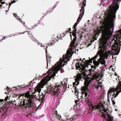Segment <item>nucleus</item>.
Listing matches in <instances>:
<instances>
[{
	"instance_id": "1",
	"label": "nucleus",
	"mask_w": 121,
	"mask_h": 121,
	"mask_svg": "<svg viewBox=\"0 0 121 121\" xmlns=\"http://www.w3.org/2000/svg\"><path fill=\"white\" fill-rule=\"evenodd\" d=\"M114 23H100V26L97 29V34H99L101 32L102 36L99 43V49L97 54L100 57L99 61L95 60L93 61L94 65L91 66L92 69H96L99 64H104L102 69L103 71L106 69V65L105 64V62L104 58H107L110 55H118L121 47V29L116 33L113 39L109 44L114 29Z\"/></svg>"
},
{
	"instance_id": "2",
	"label": "nucleus",
	"mask_w": 121,
	"mask_h": 121,
	"mask_svg": "<svg viewBox=\"0 0 121 121\" xmlns=\"http://www.w3.org/2000/svg\"><path fill=\"white\" fill-rule=\"evenodd\" d=\"M57 62L54 66L47 72V73L43 74V75L48 74L46 77L42 80L40 82L35 88L34 90L30 92H27L26 93L25 97L26 99H21L20 100V107L22 108H30L32 106L34 102L33 100L34 97H35L37 99L41 101V103L37 107V109H40L42 107V104L44 100L45 97V95H40V93L41 88L43 87L45 85L51 78L55 76L57 72L62 68L63 66L60 65V63L58 64Z\"/></svg>"
},
{
	"instance_id": "3",
	"label": "nucleus",
	"mask_w": 121,
	"mask_h": 121,
	"mask_svg": "<svg viewBox=\"0 0 121 121\" xmlns=\"http://www.w3.org/2000/svg\"><path fill=\"white\" fill-rule=\"evenodd\" d=\"M98 53V52L97 53V54L92 58L91 59L87 60L86 61L85 58H83L82 61V62H83L82 63H81V62H79L76 63L75 65L76 67L78 68V69L80 70V73H78L75 79V82H73V85L75 87H76L75 86V85L77 86L79 84V81L80 80H83L84 78H88L86 75L85 69L86 67H87L89 63L92 62L93 60H95L96 58L98 55H99L97 54Z\"/></svg>"
},
{
	"instance_id": "4",
	"label": "nucleus",
	"mask_w": 121,
	"mask_h": 121,
	"mask_svg": "<svg viewBox=\"0 0 121 121\" xmlns=\"http://www.w3.org/2000/svg\"><path fill=\"white\" fill-rule=\"evenodd\" d=\"M73 29L72 34L74 38L73 41L71 43L67 51L66 54L65 55H64L62 57V58H60L59 61L57 62H59L58 63H60V65L63 67L65 64V63H67V60L69 61L71 58V57L72 56V53H73L74 50L76 49V47H78L77 46L78 44V42L76 44V28Z\"/></svg>"
},
{
	"instance_id": "5",
	"label": "nucleus",
	"mask_w": 121,
	"mask_h": 121,
	"mask_svg": "<svg viewBox=\"0 0 121 121\" xmlns=\"http://www.w3.org/2000/svg\"><path fill=\"white\" fill-rule=\"evenodd\" d=\"M104 96H101L99 99V102L98 104L93 108V110L95 109L100 111L102 114V116L107 121H113V117L110 113L108 109H105L104 107L103 104L104 99Z\"/></svg>"
},
{
	"instance_id": "6",
	"label": "nucleus",
	"mask_w": 121,
	"mask_h": 121,
	"mask_svg": "<svg viewBox=\"0 0 121 121\" xmlns=\"http://www.w3.org/2000/svg\"><path fill=\"white\" fill-rule=\"evenodd\" d=\"M121 92V82L119 81V83L116 88H110L108 91V101L109 102L110 98L112 95V97L116 98Z\"/></svg>"
},
{
	"instance_id": "7",
	"label": "nucleus",
	"mask_w": 121,
	"mask_h": 121,
	"mask_svg": "<svg viewBox=\"0 0 121 121\" xmlns=\"http://www.w3.org/2000/svg\"><path fill=\"white\" fill-rule=\"evenodd\" d=\"M84 79L85 81L84 84L85 87L83 89V92H82L81 97L83 99H84L85 100L87 103L88 102H89L90 98L88 97H86L87 96L88 94L89 93V91L87 88L88 85L91 82V81L90 80H89V79L88 78H84L83 80ZM83 100H84V99H83Z\"/></svg>"
},
{
	"instance_id": "8",
	"label": "nucleus",
	"mask_w": 121,
	"mask_h": 121,
	"mask_svg": "<svg viewBox=\"0 0 121 121\" xmlns=\"http://www.w3.org/2000/svg\"><path fill=\"white\" fill-rule=\"evenodd\" d=\"M47 86V88L45 90L46 92L47 93H51L52 95L57 96L61 91L60 88L57 87H52L50 84H48Z\"/></svg>"
},
{
	"instance_id": "9",
	"label": "nucleus",
	"mask_w": 121,
	"mask_h": 121,
	"mask_svg": "<svg viewBox=\"0 0 121 121\" xmlns=\"http://www.w3.org/2000/svg\"><path fill=\"white\" fill-rule=\"evenodd\" d=\"M81 9L80 10V13L79 16V17L78 18L77 22L74 25L73 27V28H75L77 26L78 24V23L79 22L80 20L82 18V17L83 15L84 14V11L83 10L84 8L83 7H82V6H81Z\"/></svg>"
},
{
	"instance_id": "10",
	"label": "nucleus",
	"mask_w": 121,
	"mask_h": 121,
	"mask_svg": "<svg viewBox=\"0 0 121 121\" xmlns=\"http://www.w3.org/2000/svg\"><path fill=\"white\" fill-rule=\"evenodd\" d=\"M102 84L101 82H98L97 83H95L94 85V88L98 91L99 87L100 88L102 87Z\"/></svg>"
},
{
	"instance_id": "11",
	"label": "nucleus",
	"mask_w": 121,
	"mask_h": 121,
	"mask_svg": "<svg viewBox=\"0 0 121 121\" xmlns=\"http://www.w3.org/2000/svg\"><path fill=\"white\" fill-rule=\"evenodd\" d=\"M47 50L46 49V56L47 59V66H48V62H49L50 61H51V57L50 56L49 54L48 53V52H47Z\"/></svg>"
},
{
	"instance_id": "12",
	"label": "nucleus",
	"mask_w": 121,
	"mask_h": 121,
	"mask_svg": "<svg viewBox=\"0 0 121 121\" xmlns=\"http://www.w3.org/2000/svg\"><path fill=\"white\" fill-rule=\"evenodd\" d=\"M67 79H64L63 80L62 82H61V86L62 85H64V86H65L66 85H67ZM58 86L57 87H58L59 88L60 87V86H61V85H58Z\"/></svg>"
},
{
	"instance_id": "13",
	"label": "nucleus",
	"mask_w": 121,
	"mask_h": 121,
	"mask_svg": "<svg viewBox=\"0 0 121 121\" xmlns=\"http://www.w3.org/2000/svg\"><path fill=\"white\" fill-rule=\"evenodd\" d=\"M4 0H0V3L2 4H0V8L2 7L3 8H5L7 7V4H5V2L2 1Z\"/></svg>"
},
{
	"instance_id": "14",
	"label": "nucleus",
	"mask_w": 121,
	"mask_h": 121,
	"mask_svg": "<svg viewBox=\"0 0 121 121\" xmlns=\"http://www.w3.org/2000/svg\"><path fill=\"white\" fill-rule=\"evenodd\" d=\"M53 117H55L57 118V121H61L62 120V118L60 115H54V116H52Z\"/></svg>"
},
{
	"instance_id": "15",
	"label": "nucleus",
	"mask_w": 121,
	"mask_h": 121,
	"mask_svg": "<svg viewBox=\"0 0 121 121\" xmlns=\"http://www.w3.org/2000/svg\"><path fill=\"white\" fill-rule=\"evenodd\" d=\"M72 118H67L66 120L67 121L70 120V121H71L72 120H74L76 119L77 118V116L75 115V116H73L72 117Z\"/></svg>"
},
{
	"instance_id": "16",
	"label": "nucleus",
	"mask_w": 121,
	"mask_h": 121,
	"mask_svg": "<svg viewBox=\"0 0 121 121\" xmlns=\"http://www.w3.org/2000/svg\"><path fill=\"white\" fill-rule=\"evenodd\" d=\"M91 76H92V78L93 79H94L95 78L98 79V76L97 74H94L93 75H91Z\"/></svg>"
},
{
	"instance_id": "17",
	"label": "nucleus",
	"mask_w": 121,
	"mask_h": 121,
	"mask_svg": "<svg viewBox=\"0 0 121 121\" xmlns=\"http://www.w3.org/2000/svg\"><path fill=\"white\" fill-rule=\"evenodd\" d=\"M7 96L5 97L4 100L3 99H0V102H5L4 103H5V102H7V100H8V96L7 95Z\"/></svg>"
},
{
	"instance_id": "18",
	"label": "nucleus",
	"mask_w": 121,
	"mask_h": 121,
	"mask_svg": "<svg viewBox=\"0 0 121 121\" xmlns=\"http://www.w3.org/2000/svg\"><path fill=\"white\" fill-rule=\"evenodd\" d=\"M8 95H9V97H10L11 96H10V95H11V94H10V93H11L12 94L13 93L12 91H10V90H11L10 89V88H9V87H8Z\"/></svg>"
},
{
	"instance_id": "19",
	"label": "nucleus",
	"mask_w": 121,
	"mask_h": 121,
	"mask_svg": "<svg viewBox=\"0 0 121 121\" xmlns=\"http://www.w3.org/2000/svg\"><path fill=\"white\" fill-rule=\"evenodd\" d=\"M37 43L38 44V45L39 46H40L41 47H43L44 48V49H46V48L45 46L44 45H42V44L41 43H39L38 42H37Z\"/></svg>"
},
{
	"instance_id": "20",
	"label": "nucleus",
	"mask_w": 121,
	"mask_h": 121,
	"mask_svg": "<svg viewBox=\"0 0 121 121\" xmlns=\"http://www.w3.org/2000/svg\"><path fill=\"white\" fill-rule=\"evenodd\" d=\"M15 95L16 97H18V99H19L21 97L24 96L22 95H19L18 94H16Z\"/></svg>"
},
{
	"instance_id": "21",
	"label": "nucleus",
	"mask_w": 121,
	"mask_h": 121,
	"mask_svg": "<svg viewBox=\"0 0 121 121\" xmlns=\"http://www.w3.org/2000/svg\"><path fill=\"white\" fill-rule=\"evenodd\" d=\"M13 14L14 16L15 17L17 20H18L19 19V20H20L19 17L18 16H17V15H16V14H15L14 13Z\"/></svg>"
},
{
	"instance_id": "22",
	"label": "nucleus",
	"mask_w": 121,
	"mask_h": 121,
	"mask_svg": "<svg viewBox=\"0 0 121 121\" xmlns=\"http://www.w3.org/2000/svg\"><path fill=\"white\" fill-rule=\"evenodd\" d=\"M24 32H23V33H22H22H20V32H19V33H15V35H13L14 36H16V35H19L20 34H24Z\"/></svg>"
},
{
	"instance_id": "23",
	"label": "nucleus",
	"mask_w": 121,
	"mask_h": 121,
	"mask_svg": "<svg viewBox=\"0 0 121 121\" xmlns=\"http://www.w3.org/2000/svg\"><path fill=\"white\" fill-rule=\"evenodd\" d=\"M12 2L11 3H9V7H10V6L11 5V4H12V3L15 2V1H14V0H11Z\"/></svg>"
},
{
	"instance_id": "24",
	"label": "nucleus",
	"mask_w": 121,
	"mask_h": 121,
	"mask_svg": "<svg viewBox=\"0 0 121 121\" xmlns=\"http://www.w3.org/2000/svg\"><path fill=\"white\" fill-rule=\"evenodd\" d=\"M32 36V37L31 38L32 39V40H33V41H35L36 42H37V41H36V40L35 39L33 38Z\"/></svg>"
},
{
	"instance_id": "25",
	"label": "nucleus",
	"mask_w": 121,
	"mask_h": 121,
	"mask_svg": "<svg viewBox=\"0 0 121 121\" xmlns=\"http://www.w3.org/2000/svg\"><path fill=\"white\" fill-rule=\"evenodd\" d=\"M113 97H112L111 98V99L112 100V101L113 103V104H115V102L114 101V100H113Z\"/></svg>"
},
{
	"instance_id": "26",
	"label": "nucleus",
	"mask_w": 121,
	"mask_h": 121,
	"mask_svg": "<svg viewBox=\"0 0 121 121\" xmlns=\"http://www.w3.org/2000/svg\"><path fill=\"white\" fill-rule=\"evenodd\" d=\"M71 29L70 28L69 30H68L67 31H66V32L65 33L66 34H67L68 33H69L70 31H71Z\"/></svg>"
},
{
	"instance_id": "27",
	"label": "nucleus",
	"mask_w": 121,
	"mask_h": 121,
	"mask_svg": "<svg viewBox=\"0 0 121 121\" xmlns=\"http://www.w3.org/2000/svg\"><path fill=\"white\" fill-rule=\"evenodd\" d=\"M77 60H78V61H79L80 60V61H78V62H81V63H82V60H81V58H80L79 59V60L78 59H77Z\"/></svg>"
},
{
	"instance_id": "28",
	"label": "nucleus",
	"mask_w": 121,
	"mask_h": 121,
	"mask_svg": "<svg viewBox=\"0 0 121 121\" xmlns=\"http://www.w3.org/2000/svg\"><path fill=\"white\" fill-rule=\"evenodd\" d=\"M65 116L66 117H68V115H67V114H66L65 115Z\"/></svg>"
},
{
	"instance_id": "29",
	"label": "nucleus",
	"mask_w": 121,
	"mask_h": 121,
	"mask_svg": "<svg viewBox=\"0 0 121 121\" xmlns=\"http://www.w3.org/2000/svg\"><path fill=\"white\" fill-rule=\"evenodd\" d=\"M7 39V37H4L2 39V40H3V39Z\"/></svg>"
},
{
	"instance_id": "30",
	"label": "nucleus",
	"mask_w": 121,
	"mask_h": 121,
	"mask_svg": "<svg viewBox=\"0 0 121 121\" xmlns=\"http://www.w3.org/2000/svg\"><path fill=\"white\" fill-rule=\"evenodd\" d=\"M22 86H19L18 87L19 88H22Z\"/></svg>"
},
{
	"instance_id": "31",
	"label": "nucleus",
	"mask_w": 121,
	"mask_h": 121,
	"mask_svg": "<svg viewBox=\"0 0 121 121\" xmlns=\"http://www.w3.org/2000/svg\"><path fill=\"white\" fill-rule=\"evenodd\" d=\"M22 23L23 25L24 24H25V22H22Z\"/></svg>"
},
{
	"instance_id": "32",
	"label": "nucleus",
	"mask_w": 121,
	"mask_h": 121,
	"mask_svg": "<svg viewBox=\"0 0 121 121\" xmlns=\"http://www.w3.org/2000/svg\"><path fill=\"white\" fill-rule=\"evenodd\" d=\"M93 39L94 40H96V39L95 38V37H94Z\"/></svg>"
},
{
	"instance_id": "33",
	"label": "nucleus",
	"mask_w": 121,
	"mask_h": 121,
	"mask_svg": "<svg viewBox=\"0 0 121 121\" xmlns=\"http://www.w3.org/2000/svg\"><path fill=\"white\" fill-rule=\"evenodd\" d=\"M7 110V109H6V111L5 112V113L6 114V111Z\"/></svg>"
},
{
	"instance_id": "34",
	"label": "nucleus",
	"mask_w": 121,
	"mask_h": 121,
	"mask_svg": "<svg viewBox=\"0 0 121 121\" xmlns=\"http://www.w3.org/2000/svg\"><path fill=\"white\" fill-rule=\"evenodd\" d=\"M7 88H6V89H5V90L6 89H7V90H8V86H6Z\"/></svg>"
},
{
	"instance_id": "35",
	"label": "nucleus",
	"mask_w": 121,
	"mask_h": 121,
	"mask_svg": "<svg viewBox=\"0 0 121 121\" xmlns=\"http://www.w3.org/2000/svg\"><path fill=\"white\" fill-rule=\"evenodd\" d=\"M30 32H28V34H29V33H30Z\"/></svg>"
},
{
	"instance_id": "36",
	"label": "nucleus",
	"mask_w": 121,
	"mask_h": 121,
	"mask_svg": "<svg viewBox=\"0 0 121 121\" xmlns=\"http://www.w3.org/2000/svg\"><path fill=\"white\" fill-rule=\"evenodd\" d=\"M37 26V24H35V26Z\"/></svg>"
},
{
	"instance_id": "37",
	"label": "nucleus",
	"mask_w": 121,
	"mask_h": 121,
	"mask_svg": "<svg viewBox=\"0 0 121 121\" xmlns=\"http://www.w3.org/2000/svg\"><path fill=\"white\" fill-rule=\"evenodd\" d=\"M115 111H117V109H115Z\"/></svg>"
},
{
	"instance_id": "38",
	"label": "nucleus",
	"mask_w": 121,
	"mask_h": 121,
	"mask_svg": "<svg viewBox=\"0 0 121 121\" xmlns=\"http://www.w3.org/2000/svg\"><path fill=\"white\" fill-rule=\"evenodd\" d=\"M5 94H7V93H6V92H5Z\"/></svg>"
},
{
	"instance_id": "39",
	"label": "nucleus",
	"mask_w": 121,
	"mask_h": 121,
	"mask_svg": "<svg viewBox=\"0 0 121 121\" xmlns=\"http://www.w3.org/2000/svg\"><path fill=\"white\" fill-rule=\"evenodd\" d=\"M6 11L7 12H8V10H6ZM6 13H7V12H6Z\"/></svg>"
},
{
	"instance_id": "40",
	"label": "nucleus",
	"mask_w": 121,
	"mask_h": 121,
	"mask_svg": "<svg viewBox=\"0 0 121 121\" xmlns=\"http://www.w3.org/2000/svg\"><path fill=\"white\" fill-rule=\"evenodd\" d=\"M60 72H61V73H63V72H61V70L60 71Z\"/></svg>"
},
{
	"instance_id": "41",
	"label": "nucleus",
	"mask_w": 121,
	"mask_h": 121,
	"mask_svg": "<svg viewBox=\"0 0 121 121\" xmlns=\"http://www.w3.org/2000/svg\"><path fill=\"white\" fill-rule=\"evenodd\" d=\"M16 87L17 88H16V89H18V88H17V87Z\"/></svg>"
},
{
	"instance_id": "42",
	"label": "nucleus",
	"mask_w": 121,
	"mask_h": 121,
	"mask_svg": "<svg viewBox=\"0 0 121 121\" xmlns=\"http://www.w3.org/2000/svg\"><path fill=\"white\" fill-rule=\"evenodd\" d=\"M48 48V47L47 46L46 47V49H47Z\"/></svg>"
},
{
	"instance_id": "43",
	"label": "nucleus",
	"mask_w": 121,
	"mask_h": 121,
	"mask_svg": "<svg viewBox=\"0 0 121 121\" xmlns=\"http://www.w3.org/2000/svg\"><path fill=\"white\" fill-rule=\"evenodd\" d=\"M77 51H78V49H77Z\"/></svg>"
},
{
	"instance_id": "44",
	"label": "nucleus",
	"mask_w": 121,
	"mask_h": 121,
	"mask_svg": "<svg viewBox=\"0 0 121 121\" xmlns=\"http://www.w3.org/2000/svg\"><path fill=\"white\" fill-rule=\"evenodd\" d=\"M51 45H52V44H51L50 45H49V46H50Z\"/></svg>"
},
{
	"instance_id": "45",
	"label": "nucleus",
	"mask_w": 121,
	"mask_h": 121,
	"mask_svg": "<svg viewBox=\"0 0 121 121\" xmlns=\"http://www.w3.org/2000/svg\"><path fill=\"white\" fill-rule=\"evenodd\" d=\"M112 58H113V56H112Z\"/></svg>"
},
{
	"instance_id": "46",
	"label": "nucleus",
	"mask_w": 121,
	"mask_h": 121,
	"mask_svg": "<svg viewBox=\"0 0 121 121\" xmlns=\"http://www.w3.org/2000/svg\"><path fill=\"white\" fill-rule=\"evenodd\" d=\"M8 99H9V96H8Z\"/></svg>"
},
{
	"instance_id": "47",
	"label": "nucleus",
	"mask_w": 121,
	"mask_h": 121,
	"mask_svg": "<svg viewBox=\"0 0 121 121\" xmlns=\"http://www.w3.org/2000/svg\"><path fill=\"white\" fill-rule=\"evenodd\" d=\"M84 6H85V4H84Z\"/></svg>"
},
{
	"instance_id": "48",
	"label": "nucleus",
	"mask_w": 121,
	"mask_h": 121,
	"mask_svg": "<svg viewBox=\"0 0 121 121\" xmlns=\"http://www.w3.org/2000/svg\"><path fill=\"white\" fill-rule=\"evenodd\" d=\"M75 101H76V102H77V100H76Z\"/></svg>"
},
{
	"instance_id": "49",
	"label": "nucleus",
	"mask_w": 121,
	"mask_h": 121,
	"mask_svg": "<svg viewBox=\"0 0 121 121\" xmlns=\"http://www.w3.org/2000/svg\"><path fill=\"white\" fill-rule=\"evenodd\" d=\"M75 101H76V102H77V100H76Z\"/></svg>"
},
{
	"instance_id": "50",
	"label": "nucleus",
	"mask_w": 121,
	"mask_h": 121,
	"mask_svg": "<svg viewBox=\"0 0 121 121\" xmlns=\"http://www.w3.org/2000/svg\"><path fill=\"white\" fill-rule=\"evenodd\" d=\"M75 52L76 53V52Z\"/></svg>"
}]
</instances>
